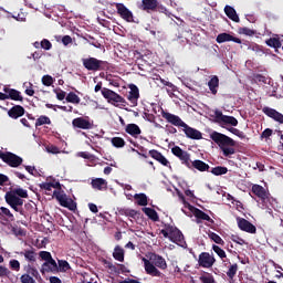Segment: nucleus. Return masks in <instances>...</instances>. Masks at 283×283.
<instances>
[{"instance_id": "52", "label": "nucleus", "mask_w": 283, "mask_h": 283, "mask_svg": "<svg viewBox=\"0 0 283 283\" xmlns=\"http://www.w3.org/2000/svg\"><path fill=\"white\" fill-rule=\"evenodd\" d=\"M9 266L12 271H21V263L19 262V260H11L9 262Z\"/></svg>"}, {"instance_id": "35", "label": "nucleus", "mask_w": 283, "mask_h": 283, "mask_svg": "<svg viewBox=\"0 0 283 283\" xmlns=\"http://www.w3.org/2000/svg\"><path fill=\"white\" fill-rule=\"evenodd\" d=\"M195 218H197V220H206V222H210V224H213V219H211V217H209V214H207V212L200 210V209H195V213H193Z\"/></svg>"}, {"instance_id": "18", "label": "nucleus", "mask_w": 283, "mask_h": 283, "mask_svg": "<svg viewBox=\"0 0 283 283\" xmlns=\"http://www.w3.org/2000/svg\"><path fill=\"white\" fill-rule=\"evenodd\" d=\"M9 118L17 120L22 116H25V108L21 105H14L8 111Z\"/></svg>"}, {"instance_id": "53", "label": "nucleus", "mask_w": 283, "mask_h": 283, "mask_svg": "<svg viewBox=\"0 0 283 283\" xmlns=\"http://www.w3.org/2000/svg\"><path fill=\"white\" fill-rule=\"evenodd\" d=\"M57 264H59L57 266L59 271H69L70 269V263L65 260H59Z\"/></svg>"}, {"instance_id": "56", "label": "nucleus", "mask_w": 283, "mask_h": 283, "mask_svg": "<svg viewBox=\"0 0 283 283\" xmlns=\"http://www.w3.org/2000/svg\"><path fill=\"white\" fill-rule=\"evenodd\" d=\"M85 41H87V43H90V45H93V48L101 49V43L98 41H96V39L94 36L90 35L88 40H87V38H85Z\"/></svg>"}, {"instance_id": "64", "label": "nucleus", "mask_w": 283, "mask_h": 283, "mask_svg": "<svg viewBox=\"0 0 283 283\" xmlns=\"http://www.w3.org/2000/svg\"><path fill=\"white\" fill-rule=\"evenodd\" d=\"M12 233H14V235H25V230L21 229V228H12Z\"/></svg>"}, {"instance_id": "20", "label": "nucleus", "mask_w": 283, "mask_h": 283, "mask_svg": "<svg viewBox=\"0 0 283 283\" xmlns=\"http://www.w3.org/2000/svg\"><path fill=\"white\" fill-rule=\"evenodd\" d=\"M149 156L154 158V160H157V163H160L164 167H171V164L169 163L168 159L165 158L163 153L151 149L148 151Z\"/></svg>"}, {"instance_id": "51", "label": "nucleus", "mask_w": 283, "mask_h": 283, "mask_svg": "<svg viewBox=\"0 0 283 283\" xmlns=\"http://www.w3.org/2000/svg\"><path fill=\"white\" fill-rule=\"evenodd\" d=\"M240 34H245V36H253L255 34V30L249 29L247 27L239 29Z\"/></svg>"}, {"instance_id": "19", "label": "nucleus", "mask_w": 283, "mask_h": 283, "mask_svg": "<svg viewBox=\"0 0 283 283\" xmlns=\"http://www.w3.org/2000/svg\"><path fill=\"white\" fill-rule=\"evenodd\" d=\"M263 113L265 114V116H269V118H272L276 123H280L281 125H283V115L282 113L277 112L275 108L264 107Z\"/></svg>"}, {"instance_id": "48", "label": "nucleus", "mask_w": 283, "mask_h": 283, "mask_svg": "<svg viewBox=\"0 0 283 283\" xmlns=\"http://www.w3.org/2000/svg\"><path fill=\"white\" fill-rule=\"evenodd\" d=\"M228 132H230L234 136H238V138H241V140H244V138H247V135L244 134V132H242L238 128L230 127V128H228Z\"/></svg>"}, {"instance_id": "21", "label": "nucleus", "mask_w": 283, "mask_h": 283, "mask_svg": "<svg viewBox=\"0 0 283 283\" xmlns=\"http://www.w3.org/2000/svg\"><path fill=\"white\" fill-rule=\"evenodd\" d=\"M59 272V264L54 259L46 261L42 264L41 273H57Z\"/></svg>"}, {"instance_id": "37", "label": "nucleus", "mask_w": 283, "mask_h": 283, "mask_svg": "<svg viewBox=\"0 0 283 283\" xmlns=\"http://www.w3.org/2000/svg\"><path fill=\"white\" fill-rule=\"evenodd\" d=\"M142 211L145 212V214L153 220V222H158L160 220V217H158V212L154 210V208H143Z\"/></svg>"}, {"instance_id": "38", "label": "nucleus", "mask_w": 283, "mask_h": 283, "mask_svg": "<svg viewBox=\"0 0 283 283\" xmlns=\"http://www.w3.org/2000/svg\"><path fill=\"white\" fill-rule=\"evenodd\" d=\"M179 160H181V164L185 165L186 167H188V169H191V155L189 153H187L186 150H184V154L180 155Z\"/></svg>"}, {"instance_id": "1", "label": "nucleus", "mask_w": 283, "mask_h": 283, "mask_svg": "<svg viewBox=\"0 0 283 283\" xmlns=\"http://www.w3.org/2000/svg\"><path fill=\"white\" fill-rule=\"evenodd\" d=\"M210 138L220 147L226 158L235 154V140L233 138L216 130L210 134Z\"/></svg>"}, {"instance_id": "27", "label": "nucleus", "mask_w": 283, "mask_h": 283, "mask_svg": "<svg viewBox=\"0 0 283 283\" xmlns=\"http://www.w3.org/2000/svg\"><path fill=\"white\" fill-rule=\"evenodd\" d=\"M91 186L93 189H96L97 191H107V180L103 178L92 179Z\"/></svg>"}, {"instance_id": "16", "label": "nucleus", "mask_w": 283, "mask_h": 283, "mask_svg": "<svg viewBox=\"0 0 283 283\" xmlns=\"http://www.w3.org/2000/svg\"><path fill=\"white\" fill-rule=\"evenodd\" d=\"M72 125L77 129H94V122H90V119L84 117L74 118Z\"/></svg>"}, {"instance_id": "42", "label": "nucleus", "mask_w": 283, "mask_h": 283, "mask_svg": "<svg viewBox=\"0 0 283 283\" xmlns=\"http://www.w3.org/2000/svg\"><path fill=\"white\" fill-rule=\"evenodd\" d=\"M9 193H12L13 196H17L21 200H23V198H28V190H25L23 188L12 189L11 191H9Z\"/></svg>"}, {"instance_id": "24", "label": "nucleus", "mask_w": 283, "mask_h": 283, "mask_svg": "<svg viewBox=\"0 0 283 283\" xmlns=\"http://www.w3.org/2000/svg\"><path fill=\"white\" fill-rule=\"evenodd\" d=\"M142 10L144 12H156L158 10V0H142Z\"/></svg>"}, {"instance_id": "45", "label": "nucleus", "mask_w": 283, "mask_h": 283, "mask_svg": "<svg viewBox=\"0 0 283 283\" xmlns=\"http://www.w3.org/2000/svg\"><path fill=\"white\" fill-rule=\"evenodd\" d=\"M42 125H52V120L50 117L45 115H41L36 120H35V127H41Z\"/></svg>"}, {"instance_id": "12", "label": "nucleus", "mask_w": 283, "mask_h": 283, "mask_svg": "<svg viewBox=\"0 0 283 283\" xmlns=\"http://www.w3.org/2000/svg\"><path fill=\"white\" fill-rule=\"evenodd\" d=\"M161 117L165 118V120H167L170 125H174L175 127H184L186 124L182 120V118H180V116L174 115L167 111H161Z\"/></svg>"}, {"instance_id": "43", "label": "nucleus", "mask_w": 283, "mask_h": 283, "mask_svg": "<svg viewBox=\"0 0 283 283\" xmlns=\"http://www.w3.org/2000/svg\"><path fill=\"white\" fill-rule=\"evenodd\" d=\"M208 238L212 240L216 244H220L221 247H224V240H222V237L216 232H209Z\"/></svg>"}, {"instance_id": "3", "label": "nucleus", "mask_w": 283, "mask_h": 283, "mask_svg": "<svg viewBox=\"0 0 283 283\" xmlns=\"http://www.w3.org/2000/svg\"><path fill=\"white\" fill-rule=\"evenodd\" d=\"M82 64L88 72H101L109 65L106 61L98 60L96 57H84L82 59Z\"/></svg>"}, {"instance_id": "26", "label": "nucleus", "mask_w": 283, "mask_h": 283, "mask_svg": "<svg viewBox=\"0 0 283 283\" xmlns=\"http://www.w3.org/2000/svg\"><path fill=\"white\" fill-rule=\"evenodd\" d=\"M150 262L154 263L158 269L165 271L167 269V261L165 258L160 256L159 254L153 253L150 255Z\"/></svg>"}, {"instance_id": "49", "label": "nucleus", "mask_w": 283, "mask_h": 283, "mask_svg": "<svg viewBox=\"0 0 283 283\" xmlns=\"http://www.w3.org/2000/svg\"><path fill=\"white\" fill-rule=\"evenodd\" d=\"M212 250L214 251V253H217V255H219L221 260H224V258H227V252H224V250H222V248H220L219 245L213 244Z\"/></svg>"}, {"instance_id": "41", "label": "nucleus", "mask_w": 283, "mask_h": 283, "mask_svg": "<svg viewBox=\"0 0 283 283\" xmlns=\"http://www.w3.org/2000/svg\"><path fill=\"white\" fill-rule=\"evenodd\" d=\"M265 43L269 48H274V50L282 48V42L277 38H270Z\"/></svg>"}, {"instance_id": "28", "label": "nucleus", "mask_w": 283, "mask_h": 283, "mask_svg": "<svg viewBox=\"0 0 283 283\" xmlns=\"http://www.w3.org/2000/svg\"><path fill=\"white\" fill-rule=\"evenodd\" d=\"M19 255L23 256L30 264H34V262H36V251H34L33 248L19 252Z\"/></svg>"}, {"instance_id": "30", "label": "nucleus", "mask_w": 283, "mask_h": 283, "mask_svg": "<svg viewBox=\"0 0 283 283\" xmlns=\"http://www.w3.org/2000/svg\"><path fill=\"white\" fill-rule=\"evenodd\" d=\"M126 134H129V136H133V138H138L140 134H143V130H140V126L137 124H128L125 127Z\"/></svg>"}, {"instance_id": "8", "label": "nucleus", "mask_w": 283, "mask_h": 283, "mask_svg": "<svg viewBox=\"0 0 283 283\" xmlns=\"http://www.w3.org/2000/svg\"><path fill=\"white\" fill-rule=\"evenodd\" d=\"M102 96H104L108 103H112V105H123L125 103V98L123 96L109 88L104 87L102 90Z\"/></svg>"}, {"instance_id": "23", "label": "nucleus", "mask_w": 283, "mask_h": 283, "mask_svg": "<svg viewBox=\"0 0 283 283\" xmlns=\"http://www.w3.org/2000/svg\"><path fill=\"white\" fill-rule=\"evenodd\" d=\"M129 90L130 91L128 93L127 98L133 105H137L138 98H140V91L138 90V86H136L135 84H130Z\"/></svg>"}, {"instance_id": "29", "label": "nucleus", "mask_w": 283, "mask_h": 283, "mask_svg": "<svg viewBox=\"0 0 283 283\" xmlns=\"http://www.w3.org/2000/svg\"><path fill=\"white\" fill-rule=\"evenodd\" d=\"M229 41H233V43H242V40H240V38H235L229 33H220L217 36V43H227Z\"/></svg>"}, {"instance_id": "36", "label": "nucleus", "mask_w": 283, "mask_h": 283, "mask_svg": "<svg viewBox=\"0 0 283 283\" xmlns=\"http://www.w3.org/2000/svg\"><path fill=\"white\" fill-rule=\"evenodd\" d=\"M134 200H136L137 205L139 207H147V205H149L147 195L140 192V193H135L134 195Z\"/></svg>"}, {"instance_id": "25", "label": "nucleus", "mask_w": 283, "mask_h": 283, "mask_svg": "<svg viewBox=\"0 0 283 283\" xmlns=\"http://www.w3.org/2000/svg\"><path fill=\"white\" fill-rule=\"evenodd\" d=\"M190 169H197V171L205 172V171H209V169H211V166H209V164L200 159H196L191 161Z\"/></svg>"}, {"instance_id": "60", "label": "nucleus", "mask_w": 283, "mask_h": 283, "mask_svg": "<svg viewBox=\"0 0 283 283\" xmlns=\"http://www.w3.org/2000/svg\"><path fill=\"white\" fill-rule=\"evenodd\" d=\"M46 151L49 154H61V149H59V147H56L54 145L46 146Z\"/></svg>"}, {"instance_id": "5", "label": "nucleus", "mask_w": 283, "mask_h": 283, "mask_svg": "<svg viewBox=\"0 0 283 283\" xmlns=\"http://www.w3.org/2000/svg\"><path fill=\"white\" fill-rule=\"evenodd\" d=\"M4 200L13 211H17L20 216H23V202L24 200L20 197H17L15 195H12V192H6Z\"/></svg>"}, {"instance_id": "9", "label": "nucleus", "mask_w": 283, "mask_h": 283, "mask_svg": "<svg viewBox=\"0 0 283 283\" xmlns=\"http://www.w3.org/2000/svg\"><path fill=\"white\" fill-rule=\"evenodd\" d=\"M216 264V256L209 252H201L198 259V265L201 269H211Z\"/></svg>"}, {"instance_id": "17", "label": "nucleus", "mask_w": 283, "mask_h": 283, "mask_svg": "<svg viewBox=\"0 0 283 283\" xmlns=\"http://www.w3.org/2000/svg\"><path fill=\"white\" fill-rule=\"evenodd\" d=\"M145 271L147 275H151L153 277H161L163 272L159 271L151 261L147 260L146 258L143 259Z\"/></svg>"}, {"instance_id": "6", "label": "nucleus", "mask_w": 283, "mask_h": 283, "mask_svg": "<svg viewBox=\"0 0 283 283\" xmlns=\"http://www.w3.org/2000/svg\"><path fill=\"white\" fill-rule=\"evenodd\" d=\"M53 196L57 200V202L61 205V207L69 209V211H76V202L73 201L72 198H67V195L61 193L60 191L54 190Z\"/></svg>"}, {"instance_id": "2", "label": "nucleus", "mask_w": 283, "mask_h": 283, "mask_svg": "<svg viewBox=\"0 0 283 283\" xmlns=\"http://www.w3.org/2000/svg\"><path fill=\"white\" fill-rule=\"evenodd\" d=\"M164 227L165 229L160 230L161 235H164V238H168L170 242L182 247V242H185V234H182V231L169 223H166Z\"/></svg>"}, {"instance_id": "13", "label": "nucleus", "mask_w": 283, "mask_h": 283, "mask_svg": "<svg viewBox=\"0 0 283 283\" xmlns=\"http://www.w3.org/2000/svg\"><path fill=\"white\" fill-rule=\"evenodd\" d=\"M3 163L9 165V167L17 168L23 165V158H21L19 155H15L14 153L7 151Z\"/></svg>"}, {"instance_id": "31", "label": "nucleus", "mask_w": 283, "mask_h": 283, "mask_svg": "<svg viewBox=\"0 0 283 283\" xmlns=\"http://www.w3.org/2000/svg\"><path fill=\"white\" fill-rule=\"evenodd\" d=\"M0 220H3L4 222H14L15 219L10 209L0 207Z\"/></svg>"}, {"instance_id": "63", "label": "nucleus", "mask_w": 283, "mask_h": 283, "mask_svg": "<svg viewBox=\"0 0 283 283\" xmlns=\"http://www.w3.org/2000/svg\"><path fill=\"white\" fill-rule=\"evenodd\" d=\"M133 151H136L139 156H143V158H147V148L140 146L139 151L133 148Z\"/></svg>"}, {"instance_id": "57", "label": "nucleus", "mask_w": 283, "mask_h": 283, "mask_svg": "<svg viewBox=\"0 0 283 283\" xmlns=\"http://www.w3.org/2000/svg\"><path fill=\"white\" fill-rule=\"evenodd\" d=\"M53 92H54V94H56L57 101H65V98H66L65 97V95H66L65 91L59 88V90H54Z\"/></svg>"}, {"instance_id": "4", "label": "nucleus", "mask_w": 283, "mask_h": 283, "mask_svg": "<svg viewBox=\"0 0 283 283\" xmlns=\"http://www.w3.org/2000/svg\"><path fill=\"white\" fill-rule=\"evenodd\" d=\"M252 193L261 201V209H266L271 202V193L260 185L252 186Z\"/></svg>"}, {"instance_id": "11", "label": "nucleus", "mask_w": 283, "mask_h": 283, "mask_svg": "<svg viewBox=\"0 0 283 283\" xmlns=\"http://www.w3.org/2000/svg\"><path fill=\"white\" fill-rule=\"evenodd\" d=\"M117 14L127 23H134V13L123 3H115Z\"/></svg>"}, {"instance_id": "10", "label": "nucleus", "mask_w": 283, "mask_h": 283, "mask_svg": "<svg viewBox=\"0 0 283 283\" xmlns=\"http://www.w3.org/2000/svg\"><path fill=\"white\" fill-rule=\"evenodd\" d=\"M214 118L219 125H232V127H238V119L233 116L222 114V111H216Z\"/></svg>"}, {"instance_id": "40", "label": "nucleus", "mask_w": 283, "mask_h": 283, "mask_svg": "<svg viewBox=\"0 0 283 283\" xmlns=\"http://www.w3.org/2000/svg\"><path fill=\"white\" fill-rule=\"evenodd\" d=\"M228 171L229 168L224 166H217L210 170V174H212L213 176H224L226 174H228Z\"/></svg>"}, {"instance_id": "58", "label": "nucleus", "mask_w": 283, "mask_h": 283, "mask_svg": "<svg viewBox=\"0 0 283 283\" xmlns=\"http://www.w3.org/2000/svg\"><path fill=\"white\" fill-rule=\"evenodd\" d=\"M42 50H52V42L48 39H43L40 43Z\"/></svg>"}, {"instance_id": "50", "label": "nucleus", "mask_w": 283, "mask_h": 283, "mask_svg": "<svg viewBox=\"0 0 283 283\" xmlns=\"http://www.w3.org/2000/svg\"><path fill=\"white\" fill-rule=\"evenodd\" d=\"M42 84L45 85V87L54 85V77H52L51 75L42 76Z\"/></svg>"}, {"instance_id": "44", "label": "nucleus", "mask_w": 283, "mask_h": 283, "mask_svg": "<svg viewBox=\"0 0 283 283\" xmlns=\"http://www.w3.org/2000/svg\"><path fill=\"white\" fill-rule=\"evenodd\" d=\"M66 103H72L73 105H78V103H81V97H78V95H76V93L70 92L66 95Z\"/></svg>"}, {"instance_id": "59", "label": "nucleus", "mask_w": 283, "mask_h": 283, "mask_svg": "<svg viewBox=\"0 0 283 283\" xmlns=\"http://www.w3.org/2000/svg\"><path fill=\"white\" fill-rule=\"evenodd\" d=\"M185 150H182V148H180V146H175L171 148V154H174V156H176L177 158H179Z\"/></svg>"}, {"instance_id": "34", "label": "nucleus", "mask_w": 283, "mask_h": 283, "mask_svg": "<svg viewBox=\"0 0 283 283\" xmlns=\"http://www.w3.org/2000/svg\"><path fill=\"white\" fill-rule=\"evenodd\" d=\"M114 260L117 262H125V250L120 245H116L113 252Z\"/></svg>"}, {"instance_id": "54", "label": "nucleus", "mask_w": 283, "mask_h": 283, "mask_svg": "<svg viewBox=\"0 0 283 283\" xmlns=\"http://www.w3.org/2000/svg\"><path fill=\"white\" fill-rule=\"evenodd\" d=\"M201 283H216V279H213V275L208 274V275H201L199 277Z\"/></svg>"}, {"instance_id": "55", "label": "nucleus", "mask_w": 283, "mask_h": 283, "mask_svg": "<svg viewBox=\"0 0 283 283\" xmlns=\"http://www.w3.org/2000/svg\"><path fill=\"white\" fill-rule=\"evenodd\" d=\"M39 256L41 258V260H44V262H49L53 260L52 253L48 251H40Z\"/></svg>"}, {"instance_id": "61", "label": "nucleus", "mask_w": 283, "mask_h": 283, "mask_svg": "<svg viewBox=\"0 0 283 283\" xmlns=\"http://www.w3.org/2000/svg\"><path fill=\"white\" fill-rule=\"evenodd\" d=\"M8 275H10V270L3 265H0V277H8Z\"/></svg>"}, {"instance_id": "47", "label": "nucleus", "mask_w": 283, "mask_h": 283, "mask_svg": "<svg viewBox=\"0 0 283 283\" xmlns=\"http://www.w3.org/2000/svg\"><path fill=\"white\" fill-rule=\"evenodd\" d=\"M238 273V263H234L232 265H230L228 272H227V275L228 277H230V280H233L235 277Z\"/></svg>"}, {"instance_id": "62", "label": "nucleus", "mask_w": 283, "mask_h": 283, "mask_svg": "<svg viewBox=\"0 0 283 283\" xmlns=\"http://www.w3.org/2000/svg\"><path fill=\"white\" fill-rule=\"evenodd\" d=\"M273 136V129L266 128L262 132L261 138H271Z\"/></svg>"}, {"instance_id": "33", "label": "nucleus", "mask_w": 283, "mask_h": 283, "mask_svg": "<svg viewBox=\"0 0 283 283\" xmlns=\"http://www.w3.org/2000/svg\"><path fill=\"white\" fill-rule=\"evenodd\" d=\"M208 87L211 94L216 96V94H218V87H220V78H218L217 75H213L208 82Z\"/></svg>"}, {"instance_id": "39", "label": "nucleus", "mask_w": 283, "mask_h": 283, "mask_svg": "<svg viewBox=\"0 0 283 283\" xmlns=\"http://www.w3.org/2000/svg\"><path fill=\"white\" fill-rule=\"evenodd\" d=\"M59 187H61L59 181L40 184V189H44V191H52V189H59Z\"/></svg>"}, {"instance_id": "22", "label": "nucleus", "mask_w": 283, "mask_h": 283, "mask_svg": "<svg viewBox=\"0 0 283 283\" xmlns=\"http://www.w3.org/2000/svg\"><path fill=\"white\" fill-rule=\"evenodd\" d=\"M3 92L7 93V101H19L20 103H23V95H21L20 91H17L15 88L4 87Z\"/></svg>"}, {"instance_id": "46", "label": "nucleus", "mask_w": 283, "mask_h": 283, "mask_svg": "<svg viewBox=\"0 0 283 283\" xmlns=\"http://www.w3.org/2000/svg\"><path fill=\"white\" fill-rule=\"evenodd\" d=\"M111 143L113 147H116V149H123V147H125V139H123L122 137H113L111 139Z\"/></svg>"}, {"instance_id": "32", "label": "nucleus", "mask_w": 283, "mask_h": 283, "mask_svg": "<svg viewBox=\"0 0 283 283\" xmlns=\"http://www.w3.org/2000/svg\"><path fill=\"white\" fill-rule=\"evenodd\" d=\"M224 13L227 14L228 19H230L231 21H234V23H240V17L238 15V12L233 7L226 6Z\"/></svg>"}, {"instance_id": "7", "label": "nucleus", "mask_w": 283, "mask_h": 283, "mask_svg": "<svg viewBox=\"0 0 283 283\" xmlns=\"http://www.w3.org/2000/svg\"><path fill=\"white\" fill-rule=\"evenodd\" d=\"M25 274H22L20 277L21 283H36L35 280H39L40 274L36 268L32 266V264H28L24 266ZM35 277V280H34Z\"/></svg>"}, {"instance_id": "14", "label": "nucleus", "mask_w": 283, "mask_h": 283, "mask_svg": "<svg viewBox=\"0 0 283 283\" xmlns=\"http://www.w3.org/2000/svg\"><path fill=\"white\" fill-rule=\"evenodd\" d=\"M238 227L241 231H244L245 233H258V228L253 223H251L249 220L244 218H238L237 219Z\"/></svg>"}, {"instance_id": "15", "label": "nucleus", "mask_w": 283, "mask_h": 283, "mask_svg": "<svg viewBox=\"0 0 283 283\" xmlns=\"http://www.w3.org/2000/svg\"><path fill=\"white\" fill-rule=\"evenodd\" d=\"M182 130L187 138H190V140H202V133L189 125L184 124Z\"/></svg>"}]
</instances>
